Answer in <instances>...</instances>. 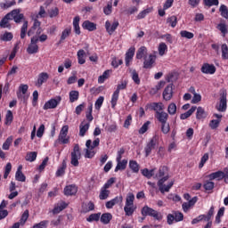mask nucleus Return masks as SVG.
I'll list each match as a JSON object with an SVG mask.
<instances>
[{"label": "nucleus", "instance_id": "34", "mask_svg": "<svg viewBox=\"0 0 228 228\" xmlns=\"http://www.w3.org/2000/svg\"><path fill=\"white\" fill-rule=\"evenodd\" d=\"M65 170H67V162L63 161L61 167H59L55 173L56 177L65 175Z\"/></svg>", "mask_w": 228, "mask_h": 228}, {"label": "nucleus", "instance_id": "31", "mask_svg": "<svg viewBox=\"0 0 228 228\" xmlns=\"http://www.w3.org/2000/svg\"><path fill=\"white\" fill-rule=\"evenodd\" d=\"M101 143V139L96 138L92 144V140H87L86 142V147L87 149H95V147H99V144Z\"/></svg>", "mask_w": 228, "mask_h": 228}, {"label": "nucleus", "instance_id": "33", "mask_svg": "<svg viewBox=\"0 0 228 228\" xmlns=\"http://www.w3.org/2000/svg\"><path fill=\"white\" fill-rule=\"evenodd\" d=\"M126 167H127V160L126 159L118 161V164L114 169V172H118V170H126Z\"/></svg>", "mask_w": 228, "mask_h": 228}, {"label": "nucleus", "instance_id": "45", "mask_svg": "<svg viewBox=\"0 0 228 228\" xmlns=\"http://www.w3.org/2000/svg\"><path fill=\"white\" fill-rule=\"evenodd\" d=\"M28 54H37L38 53V45H31L29 44L27 48Z\"/></svg>", "mask_w": 228, "mask_h": 228}, {"label": "nucleus", "instance_id": "60", "mask_svg": "<svg viewBox=\"0 0 228 228\" xmlns=\"http://www.w3.org/2000/svg\"><path fill=\"white\" fill-rule=\"evenodd\" d=\"M173 215L175 216V222H183L184 220V215L179 211H174Z\"/></svg>", "mask_w": 228, "mask_h": 228}, {"label": "nucleus", "instance_id": "1", "mask_svg": "<svg viewBox=\"0 0 228 228\" xmlns=\"http://www.w3.org/2000/svg\"><path fill=\"white\" fill-rule=\"evenodd\" d=\"M127 88V80H121L119 84L117 86V89L114 91L111 96V108L115 110L117 107V102H118V97L120 95V90H126Z\"/></svg>", "mask_w": 228, "mask_h": 228}, {"label": "nucleus", "instance_id": "16", "mask_svg": "<svg viewBox=\"0 0 228 228\" xmlns=\"http://www.w3.org/2000/svg\"><path fill=\"white\" fill-rule=\"evenodd\" d=\"M154 63H156V57L152 54H150L148 59H144L143 69H152Z\"/></svg>", "mask_w": 228, "mask_h": 228}, {"label": "nucleus", "instance_id": "22", "mask_svg": "<svg viewBox=\"0 0 228 228\" xmlns=\"http://www.w3.org/2000/svg\"><path fill=\"white\" fill-rule=\"evenodd\" d=\"M15 179L20 183H26V175L22 174V166H19L15 173Z\"/></svg>", "mask_w": 228, "mask_h": 228}, {"label": "nucleus", "instance_id": "61", "mask_svg": "<svg viewBox=\"0 0 228 228\" xmlns=\"http://www.w3.org/2000/svg\"><path fill=\"white\" fill-rule=\"evenodd\" d=\"M167 24H170L171 28H175L177 26V17L173 15L167 20Z\"/></svg>", "mask_w": 228, "mask_h": 228}, {"label": "nucleus", "instance_id": "29", "mask_svg": "<svg viewBox=\"0 0 228 228\" xmlns=\"http://www.w3.org/2000/svg\"><path fill=\"white\" fill-rule=\"evenodd\" d=\"M151 110H153L155 114L163 111V102H152L151 104Z\"/></svg>", "mask_w": 228, "mask_h": 228}, {"label": "nucleus", "instance_id": "11", "mask_svg": "<svg viewBox=\"0 0 228 228\" xmlns=\"http://www.w3.org/2000/svg\"><path fill=\"white\" fill-rule=\"evenodd\" d=\"M164 101H170L174 97V87L172 85H168L163 91Z\"/></svg>", "mask_w": 228, "mask_h": 228}, {"label": "nucleus", "instance_id": "20", "mask_svg": "<svg viewBox=\"0 0 228 228\" xmlns=\"http://www.w3.org/2000/svg\"><path fill=\"white\" fill-rule=\"evenodd\" d=\"M154 12V7H148L138 13L136 16L137 20H142V19H145L149 13H152Z\"/></svg>", "mask_w": 228, "mask_h": 228}, {"label": "nucleus", "instance_id": "27", "mask_svg": "<svg viewBox=\"0 0 228 228\" xmlns=\"http://www.w3.org/2000/svg\"><path fill=\"white\" fill-rule=\"evenodd\" d=\"M142 58H147V47L141 46L136 52V59L142 60Z\"/></svg>", "mask_w": 228, "mask_h": 228}, {"label": "nucleus", "instance_id": "46", "mask_svg": "<svg viewBox=\"0 0 228 228\" xmlns=\"http://www.w3.org/2000/svg\"><path fill=\"white\" fill-rule=\"evenodd\" d=\"M28 20H24L23 25L20 28V38L23 40V38H26V33H28Z\"/></svg>", "mask_w": 228, "mask_h": 228}, {"label": "nucleus", "instance_id": "18", "mask_svg": "<svg viewBox=\"0 0 228 228\" xmlns=\"http://www.w3.org/2000/svg\"><path fill=\"white\" fill-rule=\"evenodd\" d=\"M155 118L160 122V124H165L168 120V113L160 110V112H157L155 114Z\"/></svg>", "mask_w": 228, "mask_h": 228}, {"label": "nucleus", "instance_id": "40", "mask_svg": "<svg viewBox=\"0 0 228 228\" xmlns=\"http://www.w3.org/2000/svg\"><path fill=\"white\" fill-rule=\"evenodd\" d=\"M141 174L147 179H151L154 175V169L143 168L141 170Z\"/></svg>", "mask_w": 228, "mask_h": 228}, {"label": "nucleus", "instance_id": "54", "mask_svg": "<svg viewBox=\"0 0 228 228\" xmlns=\"http://www.w3.org/2000/svg\"><path fill=\"white\" fill-rule=\"evenodd\" d=\"M215 215V207H210L208 212L207 215H205V222H211V218H213V216Z\"/></svg>", "mask_w": 228, "mask_h": 228}, {"label": "nucleus", "instance_id": "49", "mask_svg": "<svg viewBox=\"0 0 228 228\" xmlns=\"http://www.w3.org/2000/svg\"><path fill=\"white\" fill-rule=\"evenodd\" d=\"M79 99V91L69 92V102H76Z\"/></svg>", "mask_w": 228, "mask_h": 228}, {"label": "nucleus", "instance_id": "36", "mask_svg": "<svg viewBox=\"0 0 228 228\" xmlns=\"http://www.w3.org/2000/svg\"><path fill=\"white\" fill-rule=\"evenodd\" d=\"M110 190L104 189L103 187H102L99 194L100 200H106V199L110 197Z\"/></svg>", "mask_w": 228, "mask_h": 228}, {"label": "nucleus", "instance_id": "26", "mask_svg": "<svg viewBox=\"0 0 228 228\" xmlns=\"http://www.w3.org/2000/svg\"><path fill=\"white\" fill-rule=\"evenodd\" d=\"M197 110V106H192L189 110H187L185 113H183L180 115L181 120H186V118H190L195 113Z\"/></svg>", "mask_w": 228, "mask_h": 228}, {"label": "nucleus", "instance_id": "15", "mask_svg": "<svg viewBox=\"0 0 228 228\" xmlns=\"http://www.w3.org/2000/svg\"><path fill=\"white\" fill-rule=\"evenodd\" d=\"M77 193V186L71 184L68 185L64 188V195L67 197H72V195H76Z\"/></svg>", "mask_w": 228, "mask_h": 228}, {"label": "nucleus", "instance_id": "47", "mask_svg": "<svg viewBox=\"0 0 228 228\" xmlns=\"http://www.w3.org/2000/svg\"><path fill=\"white\" fill-rule=\"evenodd\" d=\"M172 186H174V182H170L167 185H159V190L160 191V193H165L170 191V188H172Z\"/></svg>", "mask_w": 228, "mask_h": 228}, {"label": "nucleus", "instance_id": "5", "mask_svg": "<svg viewBox=\"0 0 228 228\" xmlns=\"http://www.w3.org/2000/svg\"><path fill=\"white\" fill-rule=\"evenodd\" d=\"M29 89V86L26 84L20 85L18 91L16 93L17 98L20 101H22L23 102H28V99L29 96H26V94H28V90Z\"/></svg>", "mask_w": 228, "mask_h": 228}, {"label": "nucleus", "instance_id": "51", "mask_svg": "<svg viewBox=\"0 0 228 228\" xmlns=\"http://www.w3.org/2000/svg\"><path fill=\"white\" fill-rule=\"evenodd\" d=\"M203 4L204 6L211 8V6H218V4H220V2L218 0H203Z\"/></svg>", "mask_w": 228, "mask_h": 228}, {"label": "nucleus", "instance_id": "35", "mask_svg": "<svg viewBox=\"0 0 228 228\" xmlns=\"http://www.w3.org/2000/svg\"><path fill=\"white\" fill-rule=\"evenodd\" d=\"M0 40H2V42H12V40H13V34L6 31L0 37Z\"/></svg>", "mask_w": 228, "mask_h": 228}, {"label": "nucleus", "instance_id": "57", "mask_svg": "<svg viewBox=\"0 0 228 228\" xmlns=\"http://www.w3.org/2000/svg\"><path fill=\"white\" fill-rule=\"evenodd\" d=\"M203 188L204 190H206L207 191H211V190H213L215 188V183L212 182V180L209 181H206L203 184Z\"/></svg>", "mask_w": 228, "mask_h": 228}, {"label": "nucleus", "instance_id": "23", "mask_svg": "<svg viewBox=\"0 0 228 228\" xmlns=\"http://www.w3.org/2000/svg\"><path fill=\"white\" fill-rule=\"evenodd\" d=\"M82 28L87 29V31H95V29H97V24L90 20H86L83 22Z\"/></svg>", "mask_w": 228, "mask_h": 228}, {"label": "nucleus", "instance_id": "41", "mask_svg": "<svg viewBox=\"0 0 228 228\" xmlns=\"http://www.w3.org/2000/svg\"><path fill=\"white\" fill-rule=\"evenodd\" d=\"M124 211L126 216H133V214L136 211V207L134 205L124 207Z\"/></svg>", "mask_w": 228, "mask_h": 228}, {"label": "nucleus", "instance_id": "14", "mask_svg": "<svg viewBox=\"0 0 228 228\" xmlns=\"http://www.w3.org/2000/svg\"><path fill=\"white\" fill-rule=\"evenodd\" d=\"M47 79H49V74L47 72H42L38 75L37 81L36 83V86L40 88L44 83H47Z\"/></svg>", "mask_w": 228, "mask_h": 228}, {"label": "nucleus", "instance_id": "44", "mask_svg": "<svg viewBox=\"0 0 228 228\" xmlns=\"http://www.w3.org/2000/svg\"><path fill=\"white\" fill-rule=\"evenodd\" d=\"M13 122V112L12 110H7V113L5 115V126H11Z\"/></svg>", "mask_w": 228, "mask_h": 228}, {"label": "nucleus", "instance_id": "58", "mask_svg": "<svg viewBox=\"0 0 228 228\" xmlns=\"http://www.w3.org/2000/svg\"><path fill=\"white\" fill-rule=\"evenodd\" d=\"M217 29L221 31L223 37H225L228 33L227 25H225V23H219L217 25Z\"/></svg>", "mask_w": 228, "mask_h": 228}, {"label": "nucleus", "instance_id": "48", "mask_svg": "<svg viewBox=\"0 0 228 228\" xmlns=\"http://www.w3.org/2000/svg\"><path fill=\"white\" fill-rule=\"evenodd\" d=\"M12 142H13V136H9L5 140V142L3 143V146H2L3 150L4 151H10V145H12Z\"/></svg>", "mask_w": 228, "mask_h": 228}, {"label": "nucleus", "instance_id": "38", "mask_svg": "<svg viewBox=\"0 0 228 228\" xmlns=\"http://www.w3.org/2000/svg\"><path fill=\"white\" fill-rule=\"evenodd\" d=\"M17 2L15 0H6L4 3L0 4L1 8L4 10H8V8H12V6H15Z\"/></svg>", "mask_w": 228, "mask_h": 228}, {"label": "nucleus", "instance_id": "53", "mask_svg": "<svg viewBox=\"0 0 228 228\" xmlns=\"http://www.w3.org/2000/svg\"><path fill=\"white\" fill-rule=\"evenodd\" d=\"M180 35H181L182 38H187L188 40H191V38H193V37H195V35L192 32H190L188 30H182L180 32Z\"/></svg>", "mask_w": 228, "mask_h": 228}, {"label": "nucleus", "instance_id": "56", "mask_svg": "<svg viewBox=\"0 0 228 228\" xmlns=\"http://www.w3.org/2000/svg\"><path fill=\"white\" fill-rule=\"evenodd\" d=\"M167 112L169 115H175L177 113V105L175 102L170 103L167 106Z\"/></svg>", "mask_w": 228, "mask_h": 228}, {"label": "nucleus", "instance_id": "55", "mask_svg": "<svg viewBox=\"0 0 228 228\" xmlns=\"http://www.w3.org/2000/svg\"><path fill=\"white\" fill-rule=\"evenodd\" d=\"M222 59L228 60V46L226 44L221 45Z\"/></svg>", "mask_w": 228, "mask_h": 228}, {"label": "nucleus", "instance_id": "43", "mask_svg": "<svg viewBox=\"0 0 228 228\" xmlns=\"http://www.w3.org/2000/svg\"><path fill=\"white\" fill-rule=\"evenodd\" d=\"M127 206H134V194L133 192L128 193L126 196L125 207Z\"/></svg>", "mask_w": 228, "mask_h": 228}, {"label": "nucleus", "instance_id": "21", "mask_svg": "<svg viewBox=\"0 0 228 228\" xmlns=\"http://www.w3.org/2000/svg\"><path fill=\"white\" fill-rule=\"evenodd\" d=\"M70 33H72V28H66L62 30L60 40H59V44H63V42H65V40H67V38H69V37H70Z\"/></svg>", "mask_w": 228, "mask_h": 228}, {"label": "nucleus", "instance_id": "8", "mask_svg": "<svg viewBox=\"0 0 228 228\" xmlns=\"http://www.w3.org/2000/svg\"><path fill=\"white\" fill-rule=\"evenodd\" d=\"M69 134V126L65 125L61 127L58 140L61 143L67 144L69 142V137H67Z\"/></svg>", "mask_w": 228, "mask_h": 228}, {"label": "nucleus", "instance_id": "7", "mask_svg": "<svg viewBox=\"0 0 228 228\" xmlns=\"http://www.w3.org/2000/svg\"><path fill=\"white\" fill-rule=\"evenodd\" d=\"M217 111L224 112L227 110V93L223 92L220 94L219 103L216 106Z\"/></svg>", "mask_w": 228, "mask_h": 228}, {"label": "nucleus", "instance_id": "9", "mask_svg": "<svg viewBox=\"0 0 228 228\" xmlns=\"http://www.w3.org/2000/svg\"><path fill=\"white\" fill-rule=\"evenodd\" d=\"M120 23H118V20H114L113 23H111L110 20L105 21V29L109 35H113L115 31H117V28Z\"/></svg>", "mask_w": 228, "mask_h": 228}, {"label": "nucleus", "instance_id": "59", "mask_svg": "<svg viewBox=\"0 0 228 228\" xmlns=\"http://www.w3.org/2000/svg\"><path fill=\"white\" fill-rule=\"evenodd\" d=\"M131 76L134 83H135V85H140V76L138 75V71H136V69L132 70Z\"/></svg>", "mask_w": 228, "mask_h": 228}, {"label": "nucleus", "instance_id": "52", "mask_svg": "<svg viewBox=\"0 0 228 228\" xmlns=\"http://www.w3.org/2000/svg\"><path fill=\"white\" fill-rule=\"evenodd\" d=\"M168 51V46H167V44L165 43H160L159 45V56H165V53Z\"/></svg>", "mask_w": 228, "mask_h": 228}, {"label": "nucleus", "instance_id": "3", "mask_svg": "<svg viewBox=\"0 0 228 228\" xmlns=\"http://www.w3.org/2000/svg\"><path fill=\"white\" fill-rule=\"evenodd\" d=\"M159 140V136L158 134H155L150 141L147 142L146 146L144 147V152L145 157L148 158V156H151L152 153V151L156 149L158 146V142Z\"/></svg>", "mask_w": 228, "mask_h": 228}, {"label": "nucleus", "instance_id": "2", "mask_svg": "<svg viewBox=\"0 0 228 228\" xmlns=\"http://www.w3.org/2000/svg\"><path fill=\"white\" fill-rule=\"evenodd\" d=\"M141 213L142 216H151L152 218H154V220H158L159 222H160V220H163V216L161 215V213L158 212V210H154V208L149 206H144L142 208Z\"/></svg>", "mask_w": 228, "mask_h": 228}, {"label": "nucleus", "instance_id": "13", "mask_svg": "<svg viewBox=\"0 0 228 228\" xmlns=\"http://www.w3.org/2000/svg\"><path fill=\"white\" fill-rule=\"evenodd\" d=\"M201 72L203 74L213 75L215 72H216V67H215L213 64L204 63L201 67Z\"/></svg>", "mask_w": 228, "mask_h": 228}, {"label": "nucleus", "instance_id": "63", "mask_svg": "<svg viewBox=\"0 0 228 228\" xmlns=\"http://www.w3.org/2000/svg\"><path fill=\"white\" fill-rule=\"evenodd\" d=\"M113 12V4L111 2H109L107 6L103 7V13L106 15H111V12Z\"/></svg>", "mask_w": 228, "mask_h": 228}, {"label": "nucleus", "instance_id": "50", "mask_svg": "<svg viewBox=\"0 0 228 228\" xmlns=\"http://www.w3.org/2000/svg\"><path fill=\"white\" fill-rule=\"evenodd\" d=\"M110 77V69L105 70L102 76H100L98 77V83L100 85H102V83H104V81H106V79H108Z\"/></svg>", "mask_w": 228, "mask_h": 228}, {"label": "nucleus", "instance_id": "4", "mask_svg": "<svg viewBox=\"0 0 228 228\" xmlns=\"http://www.w3.org/2000/svg\"><path fill=\"white\" fill-rule=\"evenodd\" d=\"M79 159H81V150L79 144H75L71 151V165L73 167H79Z\"/></svg>", "mask_w": 228, "mask_h": 228}, {"label": "nucleus", "instance_id": "39", "mask_svg": "<svg viewBox=\"0 0 228 228\" xmlns=\"http://www.w3.org/2000/svg\"><path fill=\"white\" fill-rule=\"evenodd\" d=\"M9 20H12L10 14H6L0 21V28H10Z\"/></svg>", "mask_w": 228, "mask_h": 228}, {"label": "nucleus", "instance_id": "62", "mask_svg": "<svg viewBox=\"0 0 228 228\" xmlns=\"http://www.w3.org/2000/svg\"><path fill=\"white\" fill-rule=\"evenodd\" d=\"M168 173V167L166 166L160 167L159 173L156 175V177H164L166 174Z\"/></svg>", "mask_w": 228, "mask_h": 228}, {"label": "nucleus", "instance_id": "42", "mask_svg": "<svg viewBox=\"0 0 228 228\" xmlns=\"http://www.w3.org/2000/svg\"><path fill=\"white\" fill-rule=\"evenodd\" d=\"M101 220V212L91 214L87 218L86 222H99Z\"/></svg>", "mask_w": 228, "mask_h": 228}, {"label": "nucleus", "instance_id": "6", "mask_svg": "<svg viewBox=\"0 0 228 228\" xmlns=\"http://www.w3.org/2000/svg\"><path fill=\"white\" fill-rule=\"evenodd\" d=\"M61 102V96H57L47 101L43 106V110H54L58 108V105Z\"/></svg>", "mask_w": 228, "mask_h": 228}, {"label": "nucleus", "instance_id": "64", "mask_svg": "<svg viewBox=\"0 0 228 228\" xmlns=\"http://www.w3.org/2000/svg\"><path fill=\"white\" fill-rule=\"evenodd\" d=\"M219 12H221V15L224 17V19H228V9L225 4H222L220 6Z\"/></svg>", "mask_w": 228, "mask_h": 228}, {"label": "nucleus", "instance_id": "30", "mask_svg": "<svg viewBox=\"0 0 228 228\" xmlns=\"http://www.w3.org/2000/svg\"><path fill=\"white\" fill-rule=\"evenodd\" d=\"M129 168L132 170L134 174H138L140 172V165L136 160L129 161Z\"/></svg>", "mask_w": 228, "mask_h": 228}, {"label": "nucleus", "instance_id": "37", "mask_svg": "<svg viewBox=\"0 0 228 228\" xmlns=\"http://www.w3.org/2000/svg\"><path fill=\"white\" fill-rule=\"evenodd\" d=\"M37 156H38V153L37 151H29L27 153L25 159L26 161L33 163V161L37 160Z\"/></svg>", "mask_w": 228, "mask_h": 228}, {"label": "nucleus", "instance_id": "28", "mask_svg": "<svg viewBox=\"0 0 228 228\" xmlns=\"http://www.w3.org/2000/svg\"><path fill=\"white\" fill-rule=\"evenodd\" d=\"M79 20L81 18L79 16H76L73 20V27L76 35H81V28L79 27Z\"/></svg>", "mask_w": 228, "mask_h": 228}, {"label": "nucleus", "instance_id": "19", "mask_svg": "<svg viewBox=\"0 0 228 228\" xmlns=\"http://www.w3.org/2000/svg\"><path fill=\"white\" fill-rule=\"evenodd\" d=\"M113 220V215L111 213H103L102 216H100V221L103 225H108Z\"/></svg>", "mask_w": 228, "mask_h": 228}, {"label": "nucleus", "instance_id": "32", "mask_svg": "<svg viewBox=\"0 0 228 228\" xmlns=\"http://www.w3.org/2000/svg\"><path fill=\"white\" fill-rule=\"evenodd\" d=\"M88 129H90V123H81L79 126V136H85V134H86V132L88 131Z\"/></svg>", "mask_w": 228, "mask_h": 228}, {"label": "nucleus", "instance_id": "24", "mask_svg": "<svg viewBox=\"0 0 228 228\" xmlns=\"http://www.w3.org/2000/svg\"><path fill=\"white\" fill-rule=\"evenodd\" d=\"M197 112H196V118L197 120H203V118H206L208 117V113L202 107H196Z\"/></svg>", "mask_w": 228, "mask_h": 228}, {"label": "nucleus", "instance_id": "17", "mask_svg": "<svg viewBox=\"0 0 228 228\" xmlns=\"http://www.w3.org/2000/svg\"><path fill=\"white\" fill-rule=\"evenodd\" d=\"M208 178L209 181H215L216 179L217 181H223L224 180V171H216L214 173H211L208 175Z\"/></svg>", "mask_w": 228, "mask_h": 228}, {"label": "nucleus", "instance_id": "12", "mask_svg": "<svg viewBox=\"0 0 228 228\" xmlns=\"http://www.w3.org/2000/svg\"><path fill=\"white\" fill-rule=\"evenodd\" d=\"M122 200H123L122 196H116L114 199H112L105 203V208L107 209H113V207L117 206V204H120V202H122Z\"/></svg>", "mask_w": 228, "mask_h": 228}, {"label": "nucleus", "instance_id": "25", "mask_svg": "<svg viewBox=\"0 0 228 228\" xmlns=\"http://www.w3.org/2000/svg\"><path fill=\"white\" fill-rule=\"evenodd\" d=\"M77 56L79 65H85V63H86V60L85 59L86 56V53L85 52V50L83 49L78 50Z\"/></svg>", "mask_w": 228, "mask_h": 228}, {"label": "nucleus", "instance_id": "10", "mask_svg": "<svg viewBox=\"0 0 228 228\" xmlns=\"http://www.w3.org/2000/svg\"><path fill=\"white\" fill-rule=\"evenodd\" d=\"M134 47H130L126 54H125V63L126 67H131V63H133V58H134Z\"/></svg>", "mask_w": 228, "mask_h": 228}]
</instances>
